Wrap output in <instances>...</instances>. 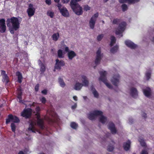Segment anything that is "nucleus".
I'll use <instances>...</instances> for the list:
<instances>
[{"label":"nucleus","instance_id":"nucleus-1","mask_svg":"<svg viewBox=\"0 0 154 154\" xmlns=\"http://www.w3.org/2000/svg\"><path fill=\"white\" fill-rule=\"evenodd\" d=\"M20 23L21 21L18 18L14 17L7 20V26L11 34H14V31H16L19 29Z\"/></svg>","mask_w":154,"mask_h":154},{"label":"nucleus","instance_id":"nucleus-2","mask_svg":"<svg viewBox=\"0 0 154 154\" xmlns=\"http://www.w3.org/2000/svg\"><path fill=\"white\" fill-rule=\"evenodd\" d=\"M98 116H100V121L101 123H104L106 121V118L102 115V112L100 111H95L89 113L88 116L90 119L93 120Z\"/></svg>","mask_w":154,"mask_h":154},{"label":"nucleus","instance_id":"nucleus-3","mask_svg":"<svg viewBox=\"0 0 154 154\" xmlns=\"http://www.w3.org/2000/svg\"><path fill=\"white\" fill-rule=\"evenodd\" d=\"M79 79L82 82V84L79 82H77L75 85L74 87V88L75 90H79L83 86H87L88 85V81L85 75H81L79 77Z\"/></svg>","mask_w":154,"mask_h":154},{"label":"nucleus","instance_id":"nucleus-4","mask_svg":"<svg viewBox=\"0 0 154 154\" xmlns=\"http://www.w3.org/2000/svg\"><path fill=\"white\" fill-rule=\"evenodd\" d=\"M70 5L73 11L76 14L79 15L82 14V8L75 0H72Z\"/></svg>","mask_w":154,"mask_h":154},{"label":"nucleus","instance_id":"nucleus-5","mask_svg":"<svg viewBox=\"0 0 154 154\" xmlns=\"http://www.w3.org/2000/svg\"><path fill=\"white\" fill-rule=\"evenodd\" d=\"M61 47H63V49L66 52H67V55L69 60H72L76 56V53L73 51L69 50V47L65 44L64 42H61Z\"/></svg>","mask_w":154,"mask_h":154},{"label":"nucleus","instance_id":"nucleus-6","mask_svg":"<svg viewBox=\"0 0 154 154\" xmlns=\"http://www.w3.org/2000/svg\"><path fill=\"white\" fill-rule=\"evenodd\" d=\"M126 25L125 22H123L120 23L118 27L116 30L115 33L116 35H119V37L122 36V33L125 29Z\"/></svg>","mask_w":154,"mask_h":154},{"label":"nucleus","instance_id":"nucleus-7","mask_svg":"<svg viewBox=\"0 0 154 154\" xmlns=\"http://www.w3.org/2000/svg\"><path fill=\"white\" fill-rule=\"evenodd\" d=\"M100 77L99 78V80L100 82H103L109 88H112V86L110 84L107 82L106 76V72L105 71H102L100 72Z\"/></svg>","mask_w":154,"mask_h":154},{"label":"nucleus","instance_id":"nucleus-8","mask_svg":"<svg viewBox=\"0 0 154 154\" xmlns=\"http://www.w3.org/2000/svg\"><path fill=\"white\" fill-rule=\"evenodd\" d=\"M36 113L35 114L37 119V124L41 128L43 129V119H40L39 112L40 110V108L38 106L36 107L35 109Z\"/></svg>","mask_w":154,"mask_h":154},{"label":"nucleus","instance_id":"nucleus-9","mask_svg":"<svg viewBox=\"0 0 154 154\" xmlns=\"http://www.w3.org/2000/svg\"><path fill=\"white\" fill-rule=\"evenodd\" d=\"M57 6L60 13L63 16L66 17H67L69 16V12L65 7L62 6L61 4L60 3H58L57 5Z\"/></svg>","mask_w":154,"mask_h":154},{"label":"nucleus","instance_id":"nucleus-10","mask_svg":"<svg viewBox=\"0 0 154 154\" xmlns=\"http://www.w3.org/2000/svg\"><path fill=\"white\" fill-rule=\"evenodd\" d=\"M30 125L28 129L29 131H31L33 132H38V131L35 128L36 125V121L35 119L30 120Z\"/></svg>","mask_w":154,"mask_h":154},{"label":"nucleus","instance_id":"nucleus-11","mask_svg":"<svg viewBox=\"0 0 154 154\" xmlns=\"http://www.w3.org/2000/svg\"><path fill=\"white\" fill-rule=\"evenodd\" d=\"M98 16V14H95L91 18L89 22V25L91 28L93 29L95 24V21Z\"/></svg>","mask_w":154,"mask_h":154},{"label":"nucleus","instance_id":"nucleus-12","mask_svg":"<svg viewBox=\"0 0 154 154\" xmlns=\"http://www.w3.org/2000/svg\"><path fill=\"white\" fill-rule=\"evenodd\" d=\"M35 9L33 5L32 4H30L27 11L28 16L31 17L33 16L35 13Z\"/></svg>","mask_w":154,"mask_h":154},{"label":"nucleus","instance_id":"nucleus-13","mask_svg":"<svg viewBox=\"0 0 154 154\" xmlns=\"http://www.w3.org/2000/svg\"><path fill=\"white\" fill-rule=\"evenodd\" d=\"M19 121V119L16 116L10 115L8 116V119L6 120V123L8 124L11 122L17 123Z\"/></svg>","mask_w":154,"mask_h":154},{"label":"nucleus","instance_id":"nucleus-14","mask_svg":"<svg viewBox=\"0 0 154 154\" xmlns=\"http://www.w3.org/2000/svg\"><path fill=\"white\" fill-rule=\"evenodd\" d=\"M56 63L55 65L54 69L60 70L61 67L65 65L64 61L62 60H59L57 59L56 60Z\"/></svg>","mask_w":154,"mask_h":154},{"label":"nucleus","instance_id":"nucleus-15","mask_svg":"<svg viewBox=\"0 0 154 154\" xmlns=\"http://www.w3.org/2000/svg\"><path fill=\"white\" fill-rule=\"evenodd\" d=\"M120 79V76L118 74L115 75L111 79V82L114 85L117 86L119 83Z\"/></svg>","mask_w":154,"mask_h":154},{"label":"nucleus","instance_id":"nucleus-16","mask_svg":"<svg viewBox=\"0 0 154 154\" xmlns=\"http://www.w3.org/2000/svg\"><path fill=\"white\" fill-rule=\"evenodd\" d=\"M32 110L30 109H24L21 113V116L26 118H28L31 116Z\"/></svg>","mask_w":154,"mask_h":154},{"label":"nucleus","instance_id":"nucleus-17","mask_svg":"<svg viewBox=\"0 0 154 154\" xmlns=\"http://www.w3.org/2000/svg\"><path fill=\"white\" fill-rule=\"evenodd\" d=\"M102 57V54L101 53V51L99 49L96 53V57L95 61V63L96 65L99 63Z\"/></svg>","mask_w":154,"mask_h":154},{"label":"nucleus","instance_id":"nucleus-18","mask_svg":"<svg viewBox=\"0 0 154 154\" xmlns=\"http://www.w3.org/2000/svg\"><path fill=\"white\" fill-rule=\"evenodd\" d=\"M5 22V20L4 19L0 20V29L1 32L3 33L5 31L6 26Z\"/></svg>","mask_w":154,"mask_h":154},{"label":"nucleus","instance_id":"nucleus-19","mask_svg":"<svg viewBox=\"0 0 154 154\" xmlns=\"http://www.w3.org/2000/svg\"><path fill=\"white\" fill-rule=\"evenodd\" d=\"M1 75L2 77V81L5 84L7 83L9 81L8 77L5 73V72L4 70L1 71Z\"/></svg>","mask_w":154,"mask_h":154},{"label":"nucleus","instance_id":"nucleus-20","mask_svg":"<svg viewBox=\"0 0 154 154\" xmlns=\"http://www.w3.org/2000/svg\"><path fill=\"white\" fill-rule=\"evenodd\" d=\"M125 45L131 49H134L137 47V45L130 40H126L125 42Z\"/></svg>","mask_w":154,"mask_h":154},{"label":"nucleus","instance_id":"nucleus-21","mask_svg":"<svg viewBox=\"0 0 154 154\" xmlns=\"http://www.w3.org/2000/svg\"><path fill=\"white\" fill-rule=\"evenodd\" d=\"M108 128L112 134H115L116 133V130L114 124L113 123L110 122L109 124Z\"/></svg>","mask_w":154,"mask_h":154},{"label":"nucleus","instance_id":"nucleus-22","mask_svg":"<svg viewBox=\"0 0 154 154\" xmlns=\"http://www.w3.org/2000/svg\"><path fill=\"white\" fill-rule=\"evenodd\" d=\"M131 142L129 140L124 143L123 147L125 150H128L130 148Z\"/></svg>","mask_w":154,"mask_h":154},{"label":"nucleus","instance_id":"nucleus-23","mask_svg":"<svg viewBox=\"0 0 154 154\" xmlns=\"http://www.w3.org/2000/svg\"><path fill=\"white\" fill-rule=\"evenodd\" d=\"M143 92L144 95L148 97H149L151 94V90L149 88H146L143 89Z\"/></svg>","mask_w":154,"mask_h":154},{"label":"nucleus","instance_id":"nucleus-24","mask_svg":"<svg viewBox=\"0 0 154 154\" xmlns=\"http://www.w3.org/2000/svg\"><path fill=\"white\" fill-rule=\"evenodd\" d=\"M65 51H63L61 49H59L57 51V55L60 58H63L64 57L66 54Z\"/></svg>","mask_w":154,"mask_h":154},{"label":"nucleus","instance_id":"nucleus-25","mask_svg":"<svg viewBox=\"0 0 154 154\" xmlns=\"http://www.w3.org/2000/svg\"><path fill=\"white\" fill-rule=\"evenodd\" d=\"M130 94L134 97H136L137 95V92L136 89L131 88L130 90Z\"/></svg>","mask_w":154,"mask_h":154},{"label":"nucleus","instance_id":"nucleus-26","mask_svg":"<svg viewBox=\"0 0 154 154\" xmlns=\"http://www.w3.org/2000/svg\"><path fill=\"white\" fill-rule=\"evenodd\" d=\"M52 40L54 41H57L60 38V35L59 32L55 33L53 34L52 36Z\"/></svg>","mask_w":154,"mask_h":154},{"label":"nucleus","instance_id":"nucleus-27","mask_svg":"<svg viewBox=\"0 0 154 154\" xmlns=\"http://www.w3.org/2000/svg\"><path fill=\"white\" fill-rule=\"evenodd\" d=\"M17 98L19 99V101L20 103H22L21 100V95L22 94V92L21 89L20 88H18L17 89Z\"/></svg>","mask_w":154,"mask_h":154},{"label":"nucleus","instance_id":"nucleus-28","mask_svg":"<svg viewBox=\"0 0 154 154\" xmlns=\"http://www.w3.org/2000/svg\"><path fill=\"white\" fill-rule=\"evenodd\" d=\"M38 63L40 67V71L42 72H44L45 69V65L42 63L40 60L38 61Z\"/></svg>","mask_w":154,"mask_h":154},{"label":"nucleus","instance_id":"nucleus-29","mask_svg":"<svg viewBox=\"0 0 154 154\" xmlns=\"http://www.w3.org/2000/svg\"><path fill=\"white\" fill-rule=\"evenodd\" d=\"M139 0H119V2L121 3H123L125 2H128L130 3L138 2Z\"/></svg>","mask_w":154,"mask_h":154},{"label":"nucleus","instance_id":"nucleus-30","mask_svg":"<svg viewBox=\"0 0 154 154\" xmlns=\"http://www.w3.org/2000/svg\"><path fill=\"white\" fill-rule=\"evenodd\" d=\"M17 76L18 77V82L20 83L22 82V76L21 74L19 72H17L16 73Z\"/></svg>","mask_w":154,"mask_h":154},{"label":"nucleus","instance_id":"nucleus-31","mask_svg":"<svg viewBox=\"0 0 154 154\" xmlns=\"http://www.w3.org/2000/svg\"><path fill=\"white\" fill-rule=\"evenodd\" d=\"M58 82L61 87L63 88L65 86L66 84L62 79L59 78L58 79Z\"/></svg>","mask_w":154,"mask_h":154},{"label":"nucleus","instance_id":"nucleus-32","mask_svg":"<svg viewBox=\"0 0 154 154\" xmlns=\"http://www.w3.org/2000/svg\"><path fill=\"white\" fill-rule=\"evenodd\" d=\"M11 127L12 131L14 133H15L16 128V125L14 123H12L11 124Z\"/></svg>","mask_w":154,"mask_h":154},{"label":"nucleus","instance_id":"nucleus-33","mask_svg":"<svg viewBox=\"0 0 154 154\" xmlns=\"http://www.w3.org/2000/svg\"><path fill=\"white\" fill-rule=\"evenodd\" d=\"M118 45H116L114 48H113L111 49L110 51L112 53H114L117 52L118 50Z\"/></svg>","mask_w":154,"mask_h":154},{"label":"nucleus","instance_id":"nucleus-34","mask_svg":"<svg viewBox=\"0 0 154 154\" xmlns=\"http://www.w3.org/2000/svg\"><path fill=\"white\" fill-rule=\"evenodd\" d=\"M91 91L94 97H98V94L95 89L93 88H92L91 89Z\"/></svg>","mask_w":154,"mask_h":154},{"label":"nucleus","instance_id":"nucleus-35","mask_svg":"<svg viewBox=\"0 0 154 154\" xmlns=\"http://www.w3.org/2000/svg\"><path fill=\"white\" fill-rule=\"evenodd\" d=\"M48 114L51 115L52 116H54V117H57V115L54 112L53 110L48 111L47 112Z\"/></svg>","mask_w":154,"mask_h":154},{"label":"nucleus","instance_id":"nucleus-36","mask_svg":"<svg viewBox=\"0 0 154 154\" xmlns=\"http://www.w3.org/2000/svg\"><path fill=\"white\" fill-rule=\"evenodd\" d=\"M47 15L51 18H53L54 16V13L51 11H49L47 12Z\"/></svg>","mask_w":154,"mask_h":154},{"label":"nucleus","instance_id":"nucleus-37","mask_svg":"<svg viewBox=\"0 0 154 154\" xmlns=\"http://www.w3.org/2000/svg\"><path fill=\"white\" fill-rule=\"evenodd\" d=\"M111 42L110 44V45L111 46H112L115 43L116 41V38L114 36H112L111 38Z\"/></svg>","mask_w":154,"mask_h":154},{"label":"nucleus","instance_id":"nucleus-38","mask_svg":"<svg viewBox=\"0 0 154 154\" xmlns=\"http://www.w3.org/2000/svg\"><path fill=\"white\" fill-rule=\"evenodd\" d=\"M70 126L72 128L75 129L78 127V125L74 122H72L71 123Z\"/></svg>","mask_w":154,"mask_h":154},{"label":"nucleus","instance_id":"nucleus-39","mask_svg":"<svg viewBox=\"0 0 154 154\" xmlns=\"http://www.w3.org/2000/svg\"><path fill=\"white\" fill-rule=\"evenodd\" d=\"M151 72H147L145 74V77L147 80H149L150 77Z\"/></svg>","mask_w":154,"mask_h":154},{"label":"nucleus","instance_id":"nucleus-40","mask_svg":"<svg viewBox=\"0 0 154 154\" xmlns=\"http://www.w3.org/2000/svg\"><path fill=\"white\" fill-rule=\"evenodd\" d=\"M83 8L84 10L86 11L89 10L91 9V7H89L87 5H84Z\"/></svg>","mask_w":154,"mask_h":154},{"label":"nucleus","instance_id":"nucleus-41","mask_svg":"<svg viewBox=\"0 0 154 154\" xmlns=\"http://www.w3.org/2000/svg\"><path fill=\"white\" fill-rule=\"evenodd\" d=\"M114 147L113 145L112 146H109L107 148V150L109 151H112L114 149Z\"/></svg>","mask_w":154,"mask_h":154},{"label":"nucleus","instance_id":"nucleus-42","mask_svg":"<svg viewBox=\"0 0 154 154\" xmlns=\"http://www.w3.org/2000/svg\"><path fill=\"white\" fill-rule=\"evenodd\" d=\"M139 140L141 145L143 146H145V142L142 139H139Z\"/></svg>","mask_w":154,"mask_h":154},{"label":"nucleus","instance_id":"nucleus-43","mask_svg":"<svg viewBox=\"0 0 154 154\" xmlns=\"http://www.w3.org/2000/svg\"><path fill=\"white\" fill-rule=\"evenodd\" d=\"M103 37V34L100 35H98L97 37V39L98 41H100Z\"/></svg>","mask_w":154,"mask_h":154},{"label":"nucleus","instance_id":"nucleus-44","mask_svg":"<svg viewBox=\"0 0 154 154\" xmlns=\"http://www.w3.org/2000/svg\"><path fill=\"white\" fill-rule=\"evenodd\" d=\"M40 100L41 101L42 103L43 104L45 103L46 102V100L45 97H42L40 98Z\"/></svg>","mask_w":154,"mask_h":154},{"label":"nucleus","instance_id":"nucleus-45","mask_svg":"<svg viewBox=\"0 0 154 154\" xmlns=\"http://www.w3.org/2000/svg\"><path fill=\"white\" fill-rule=\"evenodd\" d=\"M122 8L123 11H125L127 9V6L126 5H125V4H123L122 5Z\"/></svg>","mask_w":154,"mask_h":154},{"label":"nucleus","instance_id":"nucleus-46","mask_svg":"<svg viewBox=\"0 0 154 154\" xmlns=\"http://www.w3.org/2000/svg\"><path fill=\"white\" fill-rule=\"evenodd\" d=\"M119 20L116 19H114L112 21V23L114 24H117L118 23H119Z\"/></svg>","mask_w":154,"mask_h":154},{"label":"nucleus","instance_id":"nucleus-47","mask_svg":"<svg viewBox=\"0 0 154 154\" xmlns=\"http://www.w3.org/2000/svg\"><path fill=\"white\" fill-rule=\"evenodd\" d=\"M140 154H148V153L146 150H143L142 151Z\"/></svg>","mask_w":154,"mask_h":154},{"label":"nucleus","instance_id":"nucleus-48","mask_svg":"<svg viewBox=\"0 0 154 154\" xmlns=\"http://www.w3.org/2000/svg\"><path fill=\"white\" fill-rule=\"evenodd\" d=\"M45 2L48 5H50L51 3V0H46Z\"/></svg>","mask_w":154,"mask_h":154},{"label":"nucleus","instance_id":"nucleus-49","mask_svg":"<svg viewBox=\"0 0 154 154\" xmlns=\"http://www.w3.org/2000/svg\"><path fill=\"white\" fill-rule=\"evenodd\" d=\"M62 2L64 3H67L69 1V0H62Z\"/></svg>","mask_w":154,"mask_h":154},{"label":"nucleus","instance_id":"nucleus-50","mask_svg":"<svg viewBox=\"0 0 154 154\" xmlns=\"http://www.w3.org/2000/svg\"><path fill=\"white\" fill-rule=\"evenodd\" d=\"M42 94H46L47 93V91L46 90H44L42 91Z\"/></svg>","mask_w":154,"mask_h":154},{"label":"nucleus","instance_id":"nucleus-51","mask_svg":"<svg viewBox=\"0 0 154 154\" xmlns=\"http://www.w3.org/2000/svg\"><path fill=\"white\" fill-rule=\"evenodd\" d=\"M77 105L75 103L74 105L72 106V109H75Z\"/></svg>","mask_w":154,"mask_h":154},{"label":"nucleus","instance_id":"nucleus-52","mask_svg":"<svg viewBox=\"0 0 154 154\" xmlns=\"http://www.w3.org/2000/svg\"><path fill=\"white\" fill-rule=\"evenodd\" d=\"M38 87L39 86L38 85H36L35 87V89L36 91H37L38 90Z\"/></svg>","mask_w":154,"mask_h":154},{"label":"nucleus","instance_id":"nucleus-53","mask_svg":"<svg viewBox=\"0 0 154 154\" xmlns=\"http://www.w3.org/2000/svg\"><path fill=\"white\" fill-rule=\"evenodd\" d=\"M73 99L75 101H77V97L76 96H75L73 97Z\"/></svg>","mask_w":154,"mask_h":154},{"label":"nucleus","instance_id":"nucleus-54","mask_svg":"<svg viewBox=\"0 0 154 154\" xmlns=\"http://www.w3.org/2000/svg\"><path fill=\"white\" fill-rule=\"evenodd\" d=\"M142 116L144 118H146V114L144 113H143L142 114Z\"/></svg>","mask_w":154,"mask_h":154},{"label":"nucleus","instance_id":"nucleus-55","mask_svg":"<svg viewBox=\"0 0 154 154\" xmlns=\"http://www.w3.org/2000/svg\"><path fill=\"white\" fill-rule=\"evenodd\" d=\"M54 2L56 3H59L60 2V0H54Z\"/></svg>","mask_w":154,"mask_h":154},{"label":"nucleus","instance_id":"nucleus-56","mask_svg":"<svg viewBox=\"0 0 154 154\" xmlns=\"http://www.w3.org/2000/svg\"><path fill=\"white\" fill-rule=\"evenodd\" d=\"M18 154H24L22 151H20Z\"/></svg>","mask_w":154,"mask_h":154},{"label":"nucleus","instance_id":"nucleus-57","mask_svg":"<svg viewBox=\"0 0 154 154\" xmlns=\"http://www.w3.org/2000/svg\"><path fill=\"white\" fill-rule=\"evenodd\" d=\"M36 104V103H33L31 105H30L31 106H34V105L35 104Z\"/></svg>","mask_w":154,"mask_h":154},{"label":"nucleus","instance_id":"nucleus-58","mask_svg":"<svg viewBox=\"0 0 154 154\" xmlns=\"http://www.w3.org/2000/svg\"><path fill=\"white\" fill-rule=\"evenodd\" d=\"M104 2H106L108 0H103Z\"/></svg>","mask_w":154,"mask_h":154},{"label":"nucleus","instance_id":"nucleus-59","mask_svg":"<svg viewBox=\"0 0 154 154\" xmlns=\"http://www.w3.org/2000/svg\"><path fill=\"white\" fill-rule=\"evenodd\" d=\"M86 97H83V98H84V99H85Z\"/></svg>","mask_w":154,"mask_h":154},{"label":"nucleus","instance_id":"nucleus-60","mask_svg":"<svg viewBox=\"0 0 154 154\" xmlns=\"http://www.w3.org/2000/svg\"><path fill=\"white\" fill-rule=\"evenodd\" d=\"M39 154H44V153H39Z\"/></svg>","mask_w":154,"mask_h":154},{"label":"nucleus","instance_id":"nucleus-61","mask_svg":"<svg viewBox=\"0 0 154 154\" xmlns=\"http://www.w3.org/2000/svg\"><path fill=\"white\" fill-rule=\"evenodd\" d=\"M2 105H0V107H2Z\"/></svg>","mask_w":154,"mask_h":154},{"label":"nucleus","instance_id":"nucleus-62","mask_svg":"<svg viewBox=\"0 0 154 154\" xmlns=\"http://www.w3.org/2000/svg\"><path fill=\"white\" fill-rule=\"evenodd\" d=\"M94 67H95V66H94Z\"/></svg>","mask_w":154,"mask_h":154},{"label":"nucleus","instance_id":"nucleus-63","mask_svg":"<svg viewBox=\"0 0 154 154\" xmlns=\"http://www.w3.org/2000/svg\"><path fill=\"white\" fill-rule=\"evenodd\" d=\"M103 22L104 23V21H103Z\"/></svg>","mask_w":154,"mask_h":154},{"label":"nucleus","instance_id":"nucleus-64","mask_svg":"<svg viewBox=\"0 0 154 154\" xmlns=\"http://www.w3.org/2000/svg\"><path fill=\"white\" fill-rule=\"evenodd\" d=\"M133 154H135V153H133Z\"/></svg>","mask_w":154,"mask_h":154}]
</instances>
